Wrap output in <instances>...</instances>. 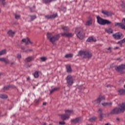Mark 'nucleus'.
Listing matches in <instances>:
<instances>
[{
  "mask_svg": "<svg viewBox=\"0 0 125 125\" xmlns=\"http://www.w3.org/2000/svg\"><path fill=\"white\" fill-rule=\"evenodd\" d=\"M36 18H37V17H36V16H33L31 17L32 20H34V19H36Z\"/></svg>",
  "mask_w": 125,
  "mask_h": 125,
  "instance_id": "38",
  "label": "nucleus"
},
{
  "mask_svg": "<svg viewBox=\"0 0 125 125\" xmlns=\"http://www.w3.org/2000/svg\"><path fill=\"white\" fill-rule=\"evenodd\" d=\"M123 36V34L120 32L116 33L113 35V38L116 40H121V38Z\"/></svg>",
  "mask_w": 125,
  "mask_h": 125,
  "instance_id": "10",
  "label": "nucleus"
},
{
  "mask_svg": "<svg viewBox=\"0 0 125 125\" xmlns=\"http://www.w3.org/2000/svg\"><path fill=\"white\" fill-rule=\"evenodd\" d=\"M80 121V118H76L75 119L72 120V123H73L74 124H77V123H79Z\"/></svg>",
  "mask_w": 125,
  "mask_h": 125,
  "instance_id": "24",
  "label": "nucleus"
},
{
  "mask_svg": "<svg viewBox=\"0 0 125 125\" xmlns=\"http://www.w3.org/2000/svg\"><path fill=\"white\" fill-rule=\"evenodd\" d=\"M33 60V58L32 57H29L27 58H26V61L27 62H30V61H32Z\"/></svg>",
  "mask_w": 125,
  "mask_h": 125,
  "instance_id": "30",
  "label": "nucleus"
},
{
  "mask_svg": "<svg viewBox=\"0 0 125 125\" xmlns=\"http://www.w3.org/2000/svg\"><path fill=\"white\" fill-rule=\"evenodd\" d=\"M92 24V19H90L86 23L87 26H90Z\"/></svg>",
  "mask_w": 125,
  "mask_h": 125,
  "instance_id": "21",
  "label": "nucleus"
},
{
  "mask_svg": "<svg viewBox=\"0 0 125 125\" xmlns=\"http://www.w3.org/2000/svg\"><path fill=\"white\" fill-rule=\"evenodd\" d=\"M118 48H119V47L117 46V47H115V48H114V49L115 50H116V49H118Z\"/></svg>",
  "mask_w": 125,
  "mask_h": 125,
  "instance_id": "45",
  "label": "nucleus"
},
{
  "mask_svg": "<svg viewBox=\"0 0 125 125\" xmlns=\"http://www.w3.org/2000/svg\"><path fill=\"white\" fill-rule=\"evenodd\" d=\"M58 89H59V88H54L53 89L50 90V93H53V92H54V91H56V90H58Z\"/></svg>",
  "mask_w": 125,
  "mask_h": 125,
  "instance_id": "31",
  "label": "nucleus"
},
{
  "mask_svg": "<svg viewBox=\"0 0 125 125\" xmlns=\"http://www.w3.org/2000/svg\"><path fill=\"white\" fill-rule=\"evenodd\" d=\"M23 42H25L26 44H30V43H32V42L30 41L29 38L24 39L22 40Z\"/></svg>",
  "mask_w": 125,
  "mask_h": 125,
  "instance_id": "15",
  "label": "nucleus"
},
{
  "mask_svg": "<svg viewBox=\"0 0 125 125\" xmlns=\"http://www.w3.org/2000/svg\"><path fill=\"white\" fill-rule=\"evenodd\" d=\"M104 100H105V97L103 96H100L99 98L93 101V104H98V103H100L101 101Z\"/></svg>",
  "mask_w": 125,
  "mask_h": 125,
  "instance_id": "9",
  "label": "nucleus"
},
{
  "mask_svg": "<svg viewBox=\"0 0 125 125\" xmlns=\"http://www.w3.org/2000/svg\"><path fill=\"white\" fill-rule=\"evenodd\" d=\"M115 27H120L121 29H123V30H125V25L122 23L120 22H116L115 23Z\"/></svg>",
  "mask_w": 125,
  "mask_h": 125,
  "instance_id": "11",
  "label": "nucleus"
},
{
  "mask_svg": "<svg viewBox=\"0 0 125 125\" xmlns=\"http://www.w3.org/2000/svg\"><path fill=\"white\" fill-rule=\"evenodd\" d=\"M106 32H107V33H108V34H112V33H113V29L111 28L106 29Z\"/></svg>",
  "mask_w": 125,
  "mask_h": 125,
  "instance_id": "29",
  "label": "nucleus"
},
{
  "mask_svg": "<svg viewBox=\"0 0 125 125\" xmlns=\"http://www.w3.org/2000/svg\"><path fill=\"white\" fill-rule=\"evenodd\" d=\"M41 60L43 62H44V61H46V60H47V58H46V57H43L41 58Z\"/></svg>",
  "mask_w": 125,
  "mask_h": 125,
  "instance_id": "35",
  "label": "nucleus"
},
{
  "mask_svg": "<svg viewBox=\"0 0 125 125\" xmlns=\"http://www.w3.org/2000/svg\"><path fill=\"white\" fill-rule=\"evenodd\" d=\"M97 119L96 117H94L89 119L90 122H94Z\"/></svg>",
  "mask_w": 125,
  "mask_h": 125,
  "instance_id": "36",
  "label": "nucleus"
},
{
  "mask_svg": "<svg viewBox=\"0 0 125 125\" xmlns=\"http://www.w3.org/2000/svg\"><path fill=\"white\" fill-rule=\"evenodd\" d=\"M87 42H96V39L95 38H93V37H90L87 40Z\"/></svg>",
  "mask_w": 125,
  "mask_h": 125,
  "instance_id": "17",
  "label": "nucleus"
},
{
  "mask_svg": "<svg viewBox=\"0 0 125 125\" xmlns=\"http://www.w3.org/2000/svg\"><path fill=\"white\" fill-rule=\"evenodd\" d=\"M122 22H123V23L125 24V18L123 19V20H122Z\"/></svg>",
  "mask_w": 125,
  "mask_h": 125,
  "instance_id": "43",
  "label": "nucleus"
},
{
  "mask_svg": "<svg viewBox=\"0 0 125 125\" xmlns=\"http://www.w3.org/2000/svg\"><path fill=\"white\" fill-rule=\"evenodd\" d=\"M7 95L5 94H0V98H1L2 99H6L7 98Z\"/></svg>",
  "mask_w": 125,
  "mask_h": 125,
  "instance_id": "23",
  "label": "nucleus"
},
{
  "mask_svg": "<svg viewBox=\"0 0 125 125\" xmlns=\"http://www.w3.org/2000/svg\"><path fill=\"white\" fill-rule=\"evenodd\" d=\"M100 116L101 119H102V117L103 116V114H101Z\"/></svg>",
  "mask_w": 125,
  "mask_h": 125,
  "instance_id": "46",
  "label": "nucleus"
},
{
  "mask_svg": "<svg viewBox=\"0 0 125 125\" xmlns=\"http://www.w3.org/2000/svg\"><path fill=\"white\" fill-rule=\"evenodd\" d=\"M6 54V50L4 49L1 51H0V56L1 55H4V54Z\"/></svg>",
  "mask_w": 125,
  "mask_h": 125,
  "instance_id": "25",
  "label": "nucleus"
},
{
  "mask_svg": "<svg viewBox=\"0 0 125 125\" xmlns=\"http://www.w3.org/2000/svg\"><path fill=\"white\" fill-rule=\"evenodd\" d=\"M20 18V16L16 15L15 16V19H19Z\"/></svg>",
  "mask_w": 125,
  "mask_h": 125,
  "instance_id": "37",
  "label": "nucleus"
},
{
  "mask_svg": "<svg viewBox=\"0 0 125 125\" xmlns=\"http://www.w3.org/2000/svg\"><path fill=\"white\" fill-rule=\"evenodd\" d=\"M102 13L104 14V15H106V16H111L113 13L111 12H108V11H105V10H103L102 11Z\"/></svg>",
  "mask_w": 125,
  "mask_h": 125,
  "instance_id": "12",
  "label": "nucleus"
},
{
  "mask_svg": "<svg viewBox=\"0 0 125 125\" xmlns=\"http://www.w3.org/2000/svg\"><path fill=\"white\" fill-rule=\"evenodd\" d=\"M0 3H2V4H4V0H0Z\"/></svg>",
  "mask_w": 125,
  "mask_h": 125,
  "instance_id": "39",
  "label": "nucleus"
},
{
  "mask_svg": "<svg viewBox=\"0 0 125 125\" xmlns=\"http://www.w3.org/2000/svg\"><path fill=\"white\" fill-rule=\"evenodd\" d=\"M0 12H1V11L0 10Z\"/></svg>",
  "mask_w": 125,
  "mask_h": 125,
  "instance_id": "51",
  "label": "nucleus"
},
{
  "mask_svg": "<svg viewBox=\"0 0 125 125\" xmlns=\"http://www.w3.org/2000/svg\"><path fill=\"white\" fill-rule=\"evenodd\" d=\"M103 106H110L112 105V103H104L102 104Z\"/></svg>",
  "mask_w": 125,
  "mask_h": 125,
  "instance_id": "27",
  "label": "nucleus"
},
{
  "mask_svg": "<svg viewBox=\"0 0 125 125\" xmlns=\"http://www.w3.org/2000/svg\"><path fill=\"white\" fill-rule=\"evenodd\" d=\"M99 112H102V109L100 108V109H99Z\"/></svg>",
  "mask_w": 125,
  "mask_h": 125,
  "instance_id": "47",
  "label": "nucleus"
},
{
  "mask_svg": "<svg viewBox=\"0 0 125 125\" xmlns=\"http://www.w3.org/2000/svg\"><path fill=\"white\" fill-rule=\"evenodd\" d=\"M97 22L98 24H100V25H109L110 24H111L112 22H111L110 21H108L107 20H104L102 19V18L100 17V16L97 17Z\"/></svg>",
  "mask_w": 125,
  "mask_h": 125,
  "instance_id": "2",
  "label": "nucleus"
},
{
  "mask_svg": "<svg viewBox=\"0 0 125 125\" xmlns=\"http://www.w3.org/2000/svg\"><path fill=\"white\" fill-rule=\"evenodd\" d=\"M78 29L79 28H76L75 33L77 35V36L78 38H79V39H80V40H83V39L84 38V32H83V31H81L78 32Z\"/></svg>",
  "mask_w": 125,
  "mask_h": 125,
  "instance_id": "7",
  "label": "nucleus"
},
{
  "mask_svg": "<svg viewBox=\"0 0 125 125\" xmlns=\"http://www.w3.org/2000/svg\"><path fill=\"white\" fill-rule=\"evenodd\" d=\"M0 61H1V62H4L5 63H6V64H7V63H9V61H8V60L4 58H0Z\"/></svg>",
  "mask_w": 125,
  "mask_h": 125,
  "instance_id": "18",
  "label": "nucleus"
},
{
  "mask_svg": "<svg viewBox=\"0 0 125 125\" xmlns=\"http://www.w3.org/2000/svg\"><path fill=\"white\" fill-rule=\"evenodd\" d=\"M18 58H19V59H20V58H21V54H19L17 56Z\"/></svg>",
  "mask_w": 125,
  "mask_h": 125,
  "instance_id": "42",
  "label": "nucleus"
},
{
  "mask_svg": "<svg viewBox=\"0 0 125 125\" xmlns=\"http://www.w3.org/2000/svg\"><path fill=\"white\" fill-rule=\"evenodd\" d=\"M105 125H109V124H106Z\"/></svg>",
  "mask_w": 125,
  "mask_h": 125,
  "instance_id": "49",
  "label": "nucleus"
},
{
  "mask_svg": "<svg viewBox=\"0 0 125 125\" xmlns=\"http://www.w3.org/2000/svg\"><path fill=\"white\" fill-rule=\"evenodd\" d=\"M115 70L117 72H119L121 74H125V65L122 64L119 66L115 68Z\"/></svg>",
  "mask_w": 125,
  "mask_h": 125,
  "instance_id": "6",
  "label": "nucleus"
},
{
  "mask_svg": "<svg viewBox=\"0 0 125 125\" xmlns=\"http://www.w3.org/2000/svg\"><path fill=\"white\" fill-rule=\"evenodd\" d=\"M61 118L62 119V120H68V119H70L69 118V115H67V114H62L61 115Z\"/></svg>",
  "mask_w": 125,
  "mask_h": 125,
  "instance_id": "16",
  "label": "nucleus"
},
{
  "mask_svg": "<svg viewBox=\"0 0 125 125\" xmlns=\"http://www.w3.org/2000/svg\"><path fill=\"white\" fill-rule=\"evenodd\" d=\"M117 121L119 120V118H117Z\"/></svg>",
  "mask_w": 125,
  "mask_h": 125,
  "instance_id": "50",
  "label": "nucleus"
},
{
  "mask_svg": "<svg viewBox=\"0 0 125 125\" xmlns=\"http://www.w3.org/2000/svg\"><path fill=\"white\" fill-rule=\"evenodd\" d=\"M119 7L120 9L123 8V9L125 11V4L124 3H123L122 5H121Z\"/></svg>",
  "mask_w": 125,
  "mask_h": 125,
  "instance_id": "33",
  "label": "nucleus"
},
{
  "mask_svg": "<svg viewBox=\"0 0 125 125\" xmlns=\"http://www.w3.org/2000/svg\"><path fill=\"white\" fill-rule=\"evenodd\" d=\"M66 81L68 86H71L74 83V79H73V77L71 75H68L67 77Z\"/></svg>",
  "mask_w": 125,
  "mask_h": 125,
  "instance_id": "8",
  "label": "nucleus"
},
{
  "mask_svg": "<svg viewBox=\"0 0 125 125\" xmlns=\"http://www.w3.org/2000/svg\"><path fill=\"white\" fill-rule=\"evenodd\" d=\"M73 56H74V55H73V54H66L65 56V58H72Z\"/></svg>",
  "mask_w": 125,
  "mask_h": 125,
  "instance_id": "26",
  "label": "nucleus"
},
{
  "mask_svg": "<svg viewBox=\"0 0 125 125\" xmlns=\"http://www.w3.org/2000/svg\"><path fill=\"white\" fill-rule=\"evenodd\" d=\"M56 17H57V14H55L53 15L52 16H46L45 18H47V19H54V18H56Z\"/></svg>",
  "mask_w": 125,
  "mask_h": 125,
  "instance_id": "13",
  "label": "nucleus"
},
{
  "mask_svg": "<svg viewBox=\"0 0 125 125\" xmlns=\"http://www.w3.org/2000/svg\"><path fill=\"white\" fill-rule=\"evenodd\" d=\"M62 29L63 30V32L64 33L62 34V37H73L74 34L71 33H68L69 32V28L68 27H62Z\"/></svg>",
  "mask_w": 125,
  "mask_h": 125,
  "instance_id": "5",
  "label": "nucleus"
},
{
  "mask_svg": "<svg viewBox=\"0 0 125 125\" xmlns=\"http://www.w3.org/2000/svg\"><path fill=\"white\" fill-rule=\"evenodd\" d=\"M47 37L48 39H49V41L52 42V43H54L55 42H56V41H58V40L59 39V35H57L54 36H52V34L48 33L47 34Z\"/></svg>",
  "mask_w": 125,
  "mask_h": 125,
  "instance_id": "3",
  "label": "nucleus"
},
{
  "mask_svg": "<svg viewBox=\"0 0 125 125\" xmlns=\"http://www.w3.org/2000/svg\"><path fill=\"white\" fill-rule=\"evenodd\" d=\"M119 94L122 95L123 94H125V90L123 89H120L118 90Z\"/></svg>",
  "mask_w": 125,
  "mask_h": 125,
  "instance_id": "20",
  "label": "nucleus"
},
{
  "mask_svg": "<svg viewBox=\"0 0 125 125\" xmlns=\"http://www.w3.org/2000/svg\"><path fill=\"white\" fill-rule=\"evenodd\" d=\"M52 0H43V1L45 3H49V2H50L51 1H52Z\"/></svg>",
  "mask_w": 125,
  "mask_h": 125,
  "instance_id": "32",
  "label": "nucleus"
},
{
  "mask_svg": "<svg viewBox=\"0 0 125 125\" xmlns=\"http://www.w3.org/2000/svg\"><path fill=\"white\" fill-rule=\"evenodd\" d=\"M43 105H46V103H43Z\"/></svg>",
  "mask_w": 125,
  "mask_h": 125,
  "instance_id": "48",
  "label": "nucleus"
},
{
  "mask_svg": "<svg viewBox=\"0 0 125 125\" xmlns=\"http://www.w3.org/2000/svg\"><path fill=\"white\" fill-rule=\"evenodd\" d=\"M65 114L67 116H69V118H70V116L74 113V111L73 110H65Z\"/></svg>",
  "mask_w": 125,
  "mask_h": 125,
  "instance_id": "14",
  "label": "nucleus"
},
{
  "mask_svg": "<svg viewBox=\"0 0 125 125\" xmlns=\"http://www.w3.org/2000/svg\"><path fill=\"white\" fill-rule=\"evenodd\" d=\"M35 78H39V72L36 71L35 72L34 75Z\"/></svg>",
  "mask_w": 125,
  "mask_h": 125,
  "instance_id": "34",
  "label": "nucleus"
},
{
  "mask_svg": "<svg viewBox=\"0 0 125 125\" xmlns=\"http://www.w3.org/2000/svg\"><path fill=\"white\" fill-rule=\"evenodd\" d=\"M66 70L67 73H71L72 72V68H71V66L67 65L66 66Z\"/></svg>",
  "mask_w": 125,
  "mask_h": 125,
  "instance_id": "22",
  "label": "nucleus"
},
{
  "mask_svg": "<svg viewBox=\"0 0 125 125\" xmlns=\"http://www.w3.org/2000/svg\"><path fill=\"white\" fill-rule=\"evenodd\" d=\"M9 88V86H6L4 87V89L7 90Z\"/></svg>",
  "mask_w": 125,
  "mask_h": 125,
  "instance_id": "41",
  "label": "nucleus"
},
{
  "mask_svg": "<svg viewBox=\"0 0 125 125\" xmlns=\"http://www.w3.org/2000/svg\"><path fill=\"white\" fill-rule=\"evenodd\" d=\"M60 125H64L65 124V122L62 121L59 122Z\"/></svg>",
  "mask_w": 125,
  "mask_h": 125,
  "instance_id": "40",
  "label": "nucleus"
},
{
  "mask_svg": "<svg viewBox=\"0 0 125 125\" xmlns=\"http://www.w3.org/2000/svg\"><path fill=\"white\" fill-rule=\"evenodd\" d=\"M107 49L108 50H110V52H111V49H112V48L109 47Z\"/></svg>",
  "mask_w": 125,
  "mask_h": 125,
  "instance_id": "44",
  "label": "nucleus"
},
{
  "mask_svg": "<svg viewBox=\"0 0 125 125\" xmlns=\"http://www.w3.org/2000/svg\"><path fill=\"white\" fill-rule=\"evenodd\" d=\"M8 35L10 36V37H13L14 35H15V31H12V30H10L7 33Z\"/></svg>",
  "mask_w": 125,
  "mask_h": 125,
  "instance_id": "19",
  "label": "nucleus"
},
{
  "mask_svg": "<svg viewBox=\"0 0 125 125\" xmlns=\"http://www.w3.org/2000/svg\"><path fill=\"white\" fill-rule=\"evenodd\" d=\"M120 107L116 108L112 110L111 112V114H119L120 113H124L125 111V102L119 104Z\"/></svg>",
  "mask_w": 125,
  "mask_h": 125,
  "instance_id": "1",
  "label": "nucleus"
},
{
  "mask_svg": "<svg viewBox=\"0 0 125 125\" xmlns=\"http://www.w3.org/2000/svg\"><path fill=\"white\" fill-rule=\"evenodd\" d=\"M78 55H80V56H84L85 58H90V57L92 56L91 53L88 51H79Z\"/></svg>",
  "mask_w": 125,
  "mask_h": 125,
  "instance_id": "4",
  "label": "nucleus"
},
{
  "mask_svg": "<svg viewBox=\"0 0 125 125\" xmlns=\"http://www.w3.org/2000/svg\"><path fill=\"white\" fill-rule=\"evenodd\" d=\"M124 42H125V38L123 40H121V41L118 42V43H120L121 46L122 47V44H123V43H124Z\"/></svg>",
  "mask_w": 125,
  "mask_h": 125,
  "instance_id": "28",
  "label": "nucleus"
}]
</instances>
